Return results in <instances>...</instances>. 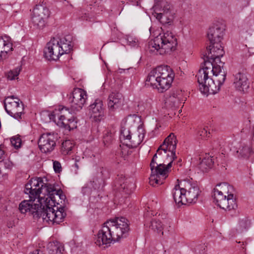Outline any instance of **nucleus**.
Returning a JSON list of instances; mask_svg holds the SVG:
<instances>
[{"mask_svg":"<svg viewBox=\"0 0 254 254\" xmlns=\"http://www.w3.org/2000/svg\"><path fill=\"white\" fill-rule=\"evenodd\" d=\"M251 152L250 147L245 145H241L237 150V153L239 154L238 155L239 158H247L250 156Z\"/></svg>","mask_w":254,"mask_h":254,"instance_id":"obj_37","label":"nucleus"},{"mask_svg":"<svg viewBox=\"0 0 254 254\" xmlns=\"http://www.w3.org/2000/svg\"><path fill=\"white\" fill-rule=\"evenodd\" d=\"M212 157L209 155H206L199 164V168L203 172L206 171L207 169L212 167L213 164Z\"/></svg>","mask_w":254,"mask_h":254,"instance_id":"obj_35","label":"nucleus"},{"mask_svg":"<svg viewBox=\"0 0 254 254\" xmlns=\"http://www.w3.org/2000/svg\"><path fill=\"white\" fill-rule=\"evenodd\" d=\"M250 226V221L247 218L240 219L239 221L237 230L239 233L247 231Z\"/></svg>","mask_w":254,"mask_h":254,"instance_id":"obj_36","label":"nucleus"},{"mask_svg":"<svg viewBox=\"0 0 254 254\" xmlns=\"http://www.w3.org/2000/svg\"><path fill=\"white\" fill-rule=\"evenodd\" d=\"M48 191L46 195L44 196V197H39L38 199V202L41 204L42 206L45 207L46 209H53L51 211H54V214H58V212H61L62 215V217L60 218L59 221L57 220L56 218L51 217L50 223L51 224H58L62 222L66 215L64 212V207L58 206L59 202H57L58 199L61 200H64L65 196L63 194V191L61 190H56L54 186L50 185L49 188L46 189ZM55 216V215H54Z\"/></svg>","mask_w":254,"mask_h":254,"instance_id":"obj_2","label":"nucleus"},{"mask_svg":"<svg viewBox=\"0 0 254 254\" xmlns=\"http://www.w3.org/2000/svg\"><path fill=\"white\" fill-rule=\"evenodd\" d=\"M30 254H44L42 252L40 251L39 250L37 249L33 251L32 253Z\"/></svg>","mask_w":254,"mask_h":254,"instance_id":"obj_50","label":"nucleus"},{"mask_svg":"<svg viewBox=\"0 0 254 254\" xmlns=\"http://www.w3.org/2000/svg\"><path fill=\"white\" fill-rule=\"evenodd\" d=\"M137 134H134L131 136V139L128 141V142H126V145L129 147H136L143 141L145 132L143 127L139 126L137 128Z\"/></svg>","mask_w":254,"mask_h":254,"instance_id":"obj_27","label":"nucleus"},{"mask_svg":"<svg viewBox=\"0 0 254 254\" xmlns=\"http://www.w3.org/2000/svg\"><path fill=\"white\" fill-rule=\"evenodd\" d=\"M29 200L22 201L19 205V210L21 213L28 212L33 215L34 217L42 218L44 222H46L51 224L50 221L51 217L54 218L59 221L62 217L61 212H58V214H54V211H51L53 209H46L45 207L42 206L39 203V204L34 202L35 199L29 198Z\"/></svg>","mask_w":254,"mask_h":254,"instance_id":"obj_5","label":"nucleus"},{"mask_svg":"<svg viewBox=\"0 0 254 254\" xmlns=\"http://www.w3.org/2000/svg\"><path fill=\"white\" fill-rule=\"evenodd\" d=\"M49 254H63L64 247L59 242H50L48 245Z\"/></svg>","mask_w":254,"mask_h":254,"instance_id":"obj_30","label":"nucleus"},{"mask_svg":"<svg viewBox=\"0 0 254 254\" xmlns=\"http://www.w3.org/2000/svg\"><path fill=\"white\" fill-rule=\"evenodd\" d=\"M120 138L124 144H126V142H128V141L131 139V135L129 129L123 127L121 130Z\"/></svg>","mask_w":254,"mask_h":254,"instance_id":"obj_39","label":"nucleus"},{"mask_svg":"<svg viewBox=\"0 0 254 254\" xmlns=\"http://www.w3.org/2000/svg\"><path fill=\"white\" fill-rule=\"evenodd\" d=\"M21 67L20 66H18L14 69L9 71L7 74V78L11 80L16 79L19 75Z\"/></svg>","mask_w":254,"mask_h":254,"instance_id":"obj_42","label":"nucleus"},{"mask_svg":"<svg viewBox=\"0 0 254 254\" xmlns=\"http://www.w3.org/2000/svg\"><path fill=\"white\" fill-rule=\"evenodd\" d=\"M57 139V134L48 133L42 134L38 140L40 150L46 153L52 152L56 146Z\"/></svg>","mask_w":254,"mask_h":254,"instance_id":"obj_16","label":"nucleus"},{"mask_svg":"<svg viewBox=\"0 0 254 254\" xmlns=\"http://www.w3.org/2000/svg\"><path fill=\"white\" fill-rule=\"evenodd\" d=\"M177 45L176 37L171 32L160 33L153 40H150L146 47V51L153 55H164L174 50Z\"/></svg>","mask_w":254,"mask_h":254,"instance_id":"obj_3","label":"nucleus"},{"mask_svg":"<svg viewBox=\"0 0 254 254\" xmlns=\"http://www.w3.org/2000/svg\"><path fill=\"white\" fill-rule=\"evenodd\" d=\"M181 185L186 190L187 203H195L200 193V189L196 183L192 179H187L181 181Z\"/></svg>","mask_w":254,"mask_h":254,"instance_id":"obj_14","label":"nucleus"},{"mask_svg":"<svg viewBox=\"0 0 254 254\" xmlns=\"http://www.w3.org/2000/svg\"><path fill=\"white\" fill-rule=\"evenodd\" d=\"M197 133L198 135L202 139L208 137L210 134V132H208L207 128L205 127L199 128Z\"/></svg>","mask_w":254,"mask_h":254,"instance_id":"obj_44","label":"nucleus"},{"mask_svg":"<svg viewBox=\"0 0 254 254\" xmlns=\"http://www.w3.org/2000/svg\"><path fill=\"white\" fill-rule=\"evenodd\" d=\"M4 158V151L2 147L0 146V162H2Z\"/></svg>","mask_w":254,"mask_h":254,"instance_id":"obj_48","label":"nucleus"},{"mask_svg":"<svg viewBox=\"0 0 254 254\" xmlns=\"http://www.w3.org/2000/svg\"><path fill=\"white\" fill-rule=\"evenodd\" d=\"M72 48L69 38H53L47 44L44 55L48 60L56 61L60 56L70 52Z\"/></svg>","mask_w":254,"mask_h":254,"instance_id":"obj_6","label":"nucleus"},{"mask_svg":"<svg viewBox=\"0 0 254 254\" xmlns=\"http://www.w3.org/2000/svg\"><path fill=\"white\" fill-rule=\"evenodd\" d=\"M53 161V168L55 172L60 173L62 171V167L61 163L57 161Z\"/></svg>","mask_w":254,"mask_h":254,"instance_id":"obj_45","label":"nucleus"},{"mask_svg":"<svg viewBox=\"0 0 254 254\" xmlns=\"http://www.w3.org/2000/svg\"><path fill=\"white\" fill-rule=\"evenodd\" d=\"M33 14L44 17L48 18L50 16L49 9L43 4L36 5L33 10Z\"/></svg>","mask_w":254,"mask_h":254,"instance_id":"obj_32","label":"nucleus"},{"mask_svg":"<svg viewBox=\"0 0 254 254\" xmlns=\"http://www.w3.org/2000/svg\"><path fill=\"white\" fill-rule=\"evenodd\" d=\"M95 181H90L87 183L82 189V192L84 195H89L91 194L93 190L98 189L99 188H95Z\"/></svg>","mask_w":254,"mask_h":254,"instance_id":"obj_38","label":"nucleus"},{"mask_svg":"<svg viewBox=\"0 0 254 254\" xmlns=\"http://www.w3.org/2000/svg\"><path fill=\"white\" fill-rule=\"evenodd\" d=\"M210 44L209 49H207V52L204 55V60L214 62L217 59H220L223 56L224 52L220 43Z\"/></svg>","mask_w":254,"mask_h":254,"instance_id":"obj_21","label":"nucleus"},{"mask_svg":"<svg viewBox=\"0 0 254 254\" xmlns=\"http://www.w3.org/2000/svg\"><path fill=\"white\" fill-rule=\"evenodd\" d=\"M79 18L81 20H86V21H92L93 20H91V17L89 16V14L84 13L82 15H81L79 17Z\"/></svg>","mask_w":254,"mask_h":254,"instance_id":"obj_46","label":"nucleus"},{"mask_svg":"<svg viewBox=\"0 0 254 254\" xmlns=\"http://www.w3.org/2000/svg\"><path fill=\"white\" fill-rule=\"evenodd\" d=\"M9 98V102H12V101H16V100H14V99H17L18 98L13 96V95H12V96H8L5 99V100H4V105H6L7 103V99Z\"/></svg>","mask_w":254,"mask_h":254,"instance_id":"obj_47","label":"nucleus"},{"mask_svg":"<svg viewBox=\"0 0 254 254\" xmlns=\"http://www.w3.org/2000/svg\"><path fill=\"white\" fill-rule=\"evenodd\" d=\"M224 30V27L222 24H216L212 26L207 34L210 43H220L223 38Z\"/></svg>","mask_w":254,"mask_h":254,"instance_id":"obj_22","label":"nucleus"},{"mask_svg":"<svg viewBox=\"0 0 254 254\" xmlns=\"http://www.w3.org/2000/svg\"><path fill=\"white\" fill-rule=\"evenodd\" d=\"M70 114L71 113L68 108L59 106L58 109L49 114L48 116L50 120L58 126L70 130L76 127V124L75 118L73 116L69 117Z\"/></svg>","mask_w":254,"mask_h":254,"instance_id":"obj_7","label":"nucleus"},{"mask_svg":"<svg viewBox=\"0 0 254 254\" xmlns=\"http://www.w3.org/2000/svg\"><path fill=\"white\" fill-rule=\"evenodd\" d=\"M175 74L172 68L168 65H161L152 70L149 73L146 82L156 83L157 78H174Z\"/></svg>","mask_w":254,"mask_h":254,"instance_id":"obj_17","label":"nucleus"},{"mask_svg":"<svg viewBox=\"0 0 254 254\" xmlns=\"http://www.w3.org/2000/svg\"><path fill=\"white\" fill-rule=\"evenodd\" d=\"M183 94L181 90H174L167 99L166 103L171 107H179L182 102Z\"/></svg>","mask_w":254,"mask_h":254,"instance_id":"obj_28","label":"nucleus"},{"mask_svg":"<svg viewBox=\"0 0 254 254\" xmlns=\"http://www.w3.org/2000/svg\"><path fill=\"white\" fill-rule=\"evenodd\" d=\"M135 68H133V67H129V68H128L127 69H124V71L125 72V71H130L132 73H134L135 72Z\"/></svg>","mask_w":254,"mask_h":254,"instance_id":"obj_49","label":"nucleus"},{"mask_svg":"<svg viewBox=\"0 0 254 254\" xmlns=\"http://www.w3.org/2000/svg\"><path fill=\"white\" fill-rule=\"evenodd\" d=\"M138 106L140 107H139L140 108H141V105H138ZM140 109L141 110V109ZM141 110H142L141 109Z\"/></svg>","mask_w":254,"mask_h":254,"instance_id":"obj_53","label":"nucleus"},{"mask_svg":"<svg viewBox=\"0 0 254 254\" xmlns=\"http://www.w3.org/2000/svg\"><path fill=\"white\" fill-rule=\"evenodd\" d=\"M148 226L153 231L163 235V224L160 220L156 218L152 219Z\"/></svg>","mask_w":254,"mask_h":254,"instance_id":"obj_34","label":"nucleus"},{"mask_svg":"<svg viewBox=\"0 0 254 254\" xmlns=\"http://www.w3.org/2000/svg\"><path fill=\"white\" fill-rule=\"evenodd\" d=\"M174 78H157L156 83L153 84L152 82H146V84L150 85L153 88H157L159 92H164L168 90L171 86Z\"/></svg>","mask_w":254,"mask_h":254,"instance_id":"obj_26","label":"nucleus"},{"mask_svg":"<svg viewBox=\"0 0 254 254\" xmlns=\"http://www.w3.org/2000/svg\"><path fill=\"white\" fill-rule=\"evenodd\" d=\"M234 85L236 89L245 92L249 87L250 82L248 75L243 72H239L234 75Z\"/></svg>","mask_w":254,"mask_h":254,"instance_id":"obj_23","label":"nucleus"},{"mask_svg":"<svg viewBox=\"0 0 254 254\" xmlns=\"http://www.w3.org/2000/svg\"><path fill=\"white\" fill-rule=\"evenodd\" d=\"M127 44L131 47H137L138 46V39L131 35H127L125 38Z\"/></svg>","mask_w":254,"mask_h":254,"instance_id":"obj_41","label":"nucleus"},{"mask_svg":"<svg viewBox=\"0 0 254 254\" xmlns=\"http://www.w3.org/2000/svg\"><path fill=\"white\" fill-rule=\"evenodd\" d=\"M4 105V109L6 113L11 117L16 120L21 119V116L23 114L24 105L21 101L17 98L16 101L9 102Z\"/></svg>","mask_w":254,"mask_h":254,"instance_id":"obj_19","label":"nucleus"},{"mask_svg":"<svg viewBox=\"0 0 254 254\" xmlns=\"http://www.w3.org/2000/svg\"><path fill=\"white\" fill-rule=\"evenodd\" d=\"M87 99L86 92L81 88H74L70 97L71 110L72 111H80L86 103Z\"/></svg>","mask_w":254,"mask_h":254,"instance_id":"obj_15","label":"nucleus"},{"mask_svg":"<svg viewBox=\"0 0 254 254\" xmlns=\"http://www.w3.org/2000/svg\"><path fill=\"white\" fill-rule=\"evenodd\" d=\"M74 166H75V167L77 169H78V165H77V163H75V164H74Z\"/></svg>","mask_w":254,"mask_h":254,"instance_id":"obj_52","label":"nucleus"},{"mask_svg":"<svg viewBox=\"0 0 254 254\" xmlns=\"http://www.w3.org/2000/svg\"><path fill=\"white\" fill-rule=\"evenodd\" d=\"M117 242L113 231L108 221L105 222L101 229L98 231L95 237V243L99 246L108 247L112 243Z\"/></svg>","mask_w":254,"mask_h":254,"instance_id":"obj_13","label":"nucleus"},{"mask_svg":"<svg viewBox=\"0 0 254 254\" xmlns=\"http://www.w3.org/2000/svg\"><path fill=\"white\" fill-rule=\"evenodd\" d=\"M115 187L119 191L130 194L135 188L133 179L126 178L124 175H118L116 179Z\"/></svg>","mask_w":254,"mask_h":254,"instance_id":"obj_18","label":"nucleus"},{"mask_svg":"<svg viewBox=\"0 0 254 254\" xmlns=\"http://www.w3.org/2000/svg\"><path fill=\"white\" fill-rule=\"evenodd\" d=\"M177 143L175 135L171 133L153 156L150 165L151 175L149 178V184L153 187L162 184L168 177L172 163L177 158Z\"/></svg>","mask_w":254,"mask_h":254,"instance_id":"obj_1","label":"nucleus"},{"mask_svg":"<svg viewBox=\"0 0 254 254\" xmlns=\"http://www.w3.org/2000/svg\"><path fill=\"white\" fill-rule=\"evenodd\" d=\"M51 185L43 183L41 178H32L25 185V193L29 194V198L36 199L43 197L40 194H46L49 188Z\"/></svg>","mask_w":254,"mask_h":254,"instance_id":"obj_9","label":"nucleus"},{"mask_svg":"<svg viewBox=\"0 0 254 254\" xmlns=\"http://www.w3.org/2000/svg\"><path fill=\"white\" fill-rule=\"evenodd\" d=\"M235 190L233 186L226 183L218 184L213 190V198L215 204L220 208L230 211L237 207Z\"/></svg>","mask_w":254,"mask_h":254,"instance_id":"obj_4","label":"nucleus"},{"mask_svg":"<svg viewBox=\"0 0 254 254\" xmlns=\"http://www.w3.org/2000/svg\"><path fill=\"white\" fill-rule=\"evenodd\" d=\"M152 14L163 24H171L174 19L172 6L165 0L157 1L151 10Z\"/></svg>","mask_w":254,"mask_h":254,"instance_id":"obj_8","label":"nucleus"},{"mask_svg":"<svg viewBox=\"0 0 254 254\" xmlns=\"http://www.w3.org/2000/svg\"><path fill=\"white\" fill-rule=\"evenodd\" d=\"M89 114L90 118L95 122H100L104 116V107L102 100L96 99L89 106Z\"/></svg>","mask_w":254,"mask_h":254,"instance_id":"obj_20","label":"nucleus"},{"mask_svg":"<svg viewBox=\"0 0 254 254\" xmlns=\"http://www.w3.org/2000/svg\"><path fill=\"white\" fill-rule=\"evenodd\" d=\"M213 61L204 60V66L199 70L196 77L198 84L206 83V81L212 75H217L218 74L224 73L220 65H214Z\"/></svg>","mask_w":254,"mask_h":254,"instance_id":"obj_10","label":"nucleus"},{"mask_svg":"<svg viewBox=\"0 0 254 254\" xmlns=\"http://www.w3.org/2000/svg\"><path fill=\"white\" fill-rule=\"evenodd\" d=\"M73 147L72 142L69 140H66L62 143L61 151L63 154L67 155L71 151Z\"/></svg>","mask_w":254,"mask_h":254,"instance_id":"obj_40","label":"nucleus"},{"mask_svg":"<svg viewBox=\"0 0 254 254\" xmlns=\"http://www.w3.org/2000/svg\"><path fill=\"white\" fill-rule=\"evenodd\" d=\"M226 79L225 72L218 74L214 78H209L206 81V83L199 84V89L203 94H213L216 93L220 89Z\"/></svg>","mask_w":254,"mask_h":254,"instance_id":"obj_11","label":"nucleus"},{"mask_svg":"<svg viewBox=\"0 0 254 254\" xmlns=\"http://www.w3.org/2000/svg\"><path fill=\"white\" fill-rule=\"evenodd\" d=\"M109 177V172L106 169L99 167L97 169L96 176L93 179L95 181V188H99L101 185L103 184L105 179Z\"/></svg>","mask_w":254,"mask_h":254,"instance_id":"obj_29","label":"nucleus"},{"mask_svg":"<svg viewBox=\"0 0 254 254\" xmlns=\"http://www.w3.org/2000/svg\"><path fill=\"white\" fill-rule=\"evenodd\" d=\"M2 46H0V60L5 58L7 53L12 49V44L8 40H4L2 38Z\"/></svg>","mask_w":254,"mask_h":254,"instance_id":"obj_33","label":"nucleus"},{"mask_svg":"<svg viewBox=\"0 0 254 254\" xmlns=\"http://www.w3.org/2000/svg\"><path fill=\"white\" fill-rule=\"evenodd\" d=\"M151 108L150 104H146V107H145V109H146L147 111H149Z\"/></svg>","mask_w":254,"mask_h":254,"instance_id":"obj_51","label":"nucleus"},{"mask_svg":"<svg viewBox=\"0 0 254 254\" xmlns=\"http://www.w3.org/2000/svg\"><path fill=\"white\" fill-rule=\"evenodd\" d=\"M11 145L15 148L18 149L21 147V139L19 137L13 136L10 139Z\"/></svg>","mask_w":254,"mask_h":254,"instance_id":"obj_43","label":"nucleus"},{"mask_svg":"<svg viewBox=\"0 0 254 254\" xmlns=\"http://www.w3.org/2000/svg\"><path fill=\"white\" fill-rule=\"evenodd\" d=\"M47 19L48 18L33 14L31 20L35 28L41 29L45 26Z\"/></svg>","mask_w":254,"mask_h":254,"instance_id":"obj_31","label":"nucleus"},{"mask_svg":"<svg viewBox=\"0 0 254 254\" xmlns=\"http://www.w3.org/2000/svg\"><path fill=\"white\" fill-rule=\"evenodd\" d=\"M123 102V95L118 91H112L108 96L107 106L110 111H114L119 108Z\"/></svg>","mask_w":254,"mask_h":254,"instance_id":"obj_25","label":"nucleus"},{"mask_svg":"<svg viewBox=\"0 0 254 254\" xmlns=\"http://www.w3.org/2000/svg\"><path fill=\"white\" fill-rule=\"evenodd\" d=\"M114 235L117 241L121 238L126 237L129 230L128 220L125 217H117L108 220Z\"/></svg>","mask_w":254,"mask_h":254,"instance_id":"obj_12","label":"nucleus"},{"mask_svg":"<svg viewBox=\"0 0 254 254\" xmlns=\"http://www.w3.org/2000/svg\"><path fill=\"white\" fill-rule=\"evenodd\" d=\"M178 184H176L172 190V194L176 204L179 205L187 204L186 190L184 187L181 185V181L177 180Z\"/></svg>","mask_w":254,"mask_h":254,"instance_id":"obj_24","label":"nucleus"}]
</instances>
